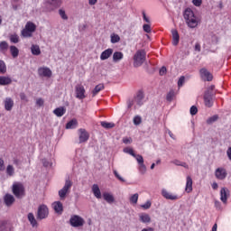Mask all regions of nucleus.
Returning a JSON list of instances; mask_svg holds the SVG:
<instances>
[{
  "label": "nucleus",
  "instance_id": "1",
  "mask_svg": "<svg viewBox=\"0 0 231 231\" xmlns=\"http://www.w3.org/2000/svg\"><path fill=\"white\" fill-rule=\"evenodd\" d=\"M183 17L189 28H198L199 20L198 19V16L194 14V11H192V9L186 8L183 13Z\"/></svg>",
  "mask_w": 231,
  "mask_h": 231
},
{
  "label": "nucleus",
  "instance_id": "2",
  "mask_svg": "<svg viewBox=\"0 0 231 231\" xmlns=\"http://www.w3.org/2000/svg\"><path fill=\"white\" fill-rule=\"evenodd\" d=\"M215 88L216 86L211 85L204 92V104L206 107H212L214 106V97H216Z\"/></svg>",
  "mask_w": 231,
  "mask_h": 231
},
{
  "label": "nucleus",
  "instance_id": "3",
  "mask_svg": "<svg viewBox=\"0 0 231 231\" xmlns=\"http://www.w3.org/2000/svg\"><path fill=\"white\" fill-rule=\"evenodd\" d=\"M12 191L17 199H23V198L26 196V189H24V185L20 182L13 184Z\"/></svg>",
  "mask_w": 231,
  "mask_h": 231
},
{
  "label": "nucleus",
  "instance_id": "4",
  "mask_svg": "<svg viewBox=\"0 0 231 231\" xmlns=\"http://www.w3.org/2000/svg\"><path fill=\"white\" fill-rule=\"evenodd\" d=\"M145 51L139 50L134 55V68H140L145 62Z\"/></svg>",
  "mask_w": 231,
  "mask_h": 231
},
{
  "label": "nucleus",
  "instance_id": "5",
  "mask_svg": "<svg viewBox=\"0 0 231 231\" xmlns=\"http://www.w3.org/2000/svg\"><path fill=\"white\" fill-rule=\"evenodd\" d=\"M71 187H73V182L70 180H66L65 185L58 192L60 199H66V196L69 194V189H71Z\"/></svg>",
  "mask_w": 231,
  "mask_h": 231
},
{
  "label": "nucleus",
  "instance_id": "6",
  "mask_svg": "<svg viewBox=\"0 0 231 231\" xmlns=\"http://www.w3.org/2000/svg\"><path fill=\"white\" fill-rule=\"evenodd\" d=\"M69 223L71 226H74V228H79V226H84V223L86 222L80 216L73 215L69 219Z\"/></svg>",
  "mask_w": 231,
  "mask_h": 231
},
{
  "label": "nucleus",
  "instance_id": "7",
  "mask_svg": "<svg viewBox=\"0 0 231 231\" xmlns=\"http://www.w3.org/2000/svg\"><path fill=\"white\" fill-rule=\"evenodd\" d=\"M76 98L84 100L86 98V88L81 84H78L75 87Z\"/></svg>",
  "mask_w": 231,
  "mask_h": 231
},
{
  "label": "nucleus",
  "instance_id": "8",
  "mask_svg": "<svg viewBox=\"0 0 231 231\" xmlns=\"http://www.w3.org/2000/svg\"><path fill=\"white\" fill-rule=\"evenodd\" d=\"M134 158H135V160L139 165V171H140L141 174H145V172H147V167L143 163V156H142L140 154H135L134 156Z\"/></svg>",
  "mask_w": 231,
  "mask_h": 231
},
{
  "label": "nucleus",
  "instance_id": "9",
  "mask_svg": "<svg viewBox=\"0 0 231 231\" xmlns=\"http://www.w3.org/2000/svg\"><path fill=\"white\" fill-rule=\"evenodd\" d=\"M49 214L48 207L46 205H41L38 208L37 219H46Z\"/></svg>",
  "mask_w": 231,
  "mask_h": 231
},
{
  "label": "nucleus",
  "instance_id": "10",
  "mask_svg": "<svg viewBox=\"0 0 231 231\" xmlns=\"http://www.w3.org/2000/svg\"><path fill=\"white\" fill-rule=\"evenodd\" d=\"M199 73L202 80H207L208 82H210L214 79V77L212 76V73L207 70V69H201Z\"/></svg>",
  "mask_w": 231,
  "mask_h": 231
},
{
  "label": "nucleus",
  "instance_id": "11",
  "mask_svg": "<svg viewBox=\"0 0 231 231\" xmlns=\"http://www.w3.org/2000/svg\"><path fill=\"white\" fill-rule=\"evenodd\" d=\"M38 75L40 77H47L50 79V77H51V69L48 67H41L38 69Z\"/></svg>",
  "mask_w": 231,
  "mask_h": 231
},
{
  "label": "nucleus",
  "instance_id": "12",
  "mask_svg": "<svg viewBox=\"0 0 231 231\" xmlns=\"http://www.w3.org/2000/svg\"><path fill=\"white\" fill-rule=\"evenodd\" d=\"M79 143H84L89 140V134L86 129L81 128L79 130Z\"/></svg>",
  "mask_w": 231,
  "mask_h": 231
},
{
  "label": "nucleus",
  "instance_id": "13",
  "mask_svg": "<svg viewBox=\"0 0 231 231\" xmlns=\"http://www.w3.org/2000/svg\"><path fill=\"white\" fill-rule=\"evenodd\" d=\"M215 176L217 180H225L227 176L226 170L225 168H217L215 171Z\"/></svg>",
  "mask_w": 231,
  "mask_h": 231
},
{
  "label": "nucleus",
  "instance_id": "14",
  "mask_svg": "<svg viewBox=\"0 0 231 231\" xmlns=\"http://www.w3.org/2000/svg\"><path fill=\"white\" fill-rule=\"evenodd\" d=\"M4 203L6 207H12V205L15 203V198L14 197V195L7 193L4 197Z\"/></svg>",
  "mask_w": 231,
  "mask_h": 231
},
{
  "label": "nucleus",
  "instance_id": "15",
  "mask_svg": "<svg viewBox=\"0 0 231 231\" xmlns=\"http://www.w3.org/2000/svg\"><path fill=\"white\" fill-rule=\"evenodd\" d=\"M228 196H230V191L226 188H222L220 190V199L222 203L226 204V201L228 200Z\"/></svg>",
  "mask_w": 231,
  "mask_h": 231
},
{
  "label": "nucleus",
  "instance_id": "16",
  "mask_svg": "<svg viewBox=\"0 0 231 231\" xmlns=\"http://www.w3.org/2000/svg\"><path fill=\"white\" fill-rule=\"evenodd\" d=\"M162 196L165 198V199H170L171 201H176L178 199V195H174L171 192H169L167 189L162 190Z\"/></svg>",
  "mask_w": 231,
  "mask_h": 231
},
{
  "label": "nucleus",
  "instance_id": "17",
  "mask_svg": "<svg viewBox=\"0 0 231 231\" xmlns=\"http://www.w3.org/2000/svg\"><path fill=\"white\" fill-rule=\"evenodd\" d=\"M145 98V96L143 95V92L142 90L138 91L136 97H134V103L136 106H143V100Z\"/></svg>",
  "mask_w": 231,
  "mask_h": 231
},
{
  "label": "nucleus",
  "instance_id": "18",
  "mask_svg": "<svg viewBox=\"0 0 231 231\" xmlns=\"http://www.w3.org/2000/svg\"><path fill=\"white\" fill-rule=\"evenodd\" d=\"M171 35L173 46H178V44H180V33H178V30L172 29Z\"/></svg>",
  "mask_w": 231,
  "mask_h": 231
},
{
  "label": "nucleus",
  "instance_id": "19",
  "mask_svg": "<svg viewBox=\"0 0 231 231\" xmlns=\"http://www.w3.org/2000/svg\"><path fill=\"white\" fill-rule=\"evenodd\" d=\"M92 192H93L95 198H97V199H102V192L100 191V188L98 187L97 184H93Z\"/></svg>",
  "mask_w": 231,
  "mask_h": 231
},
{
  "label": "nucleus",
  "instance_id": "20",
  "mask_svg": "<svg viewBox=\"0 0 231 231\" xmlns=\"http://www.w3.org/2000/svg\"><path fill=\"white\" fill-rule=\"evenodd\" d=\"M53 208L56 214H62V212L64 211V207L62 206V202L60 201L54 202Z\"/></svg>",
  "mask_w": 231,
  "mask_h": 231
},
{
  "label": "nucleus",
  "instance_id": "21",
  "mask_svg": "<svg viewBox=\"0 0 231 231\" xmlns=\"http://www.w3.org/2000/svg\"><path fill=\"white\" fill-rule=\"evenodd\" d=\"M112 55H113V49H106L101 53L100 59L101 60H107V59H109V57H111Z\"/></svg>",
  "mask_w": 231,
  "mask_h": 231
},
{
  "label": "nucleus",
  "instance_id": "22",
  "mask_svg": "<svg viewBox=\"0 0 231 231\" xmlns=\"http://www.w3.org/2000/svg\"><path fill=\"white\" fill-rule=\"evenodd\" d=\"M14 107V99L12 97H6L5 100V111H10Z\"/></svg>",
  "mask_w": 231,
  "mask_h": 231
},
{
  "label": "nucleus",
  "instance_id": "23",
  "mask_svg": "<svg viewBox=\"0 0 231 231\" xmlns=\"http://www.w3.org/2000/svg\"><path fill=\"white\" fill-rule=\"evenodd\" d=\"M103 198L105 201H106V203H109L110 205L115 203V197L111 193H108V192L103 193Z\"/></svg>",
  "mask_w": 231,
  "mask_h": 231
},
{
  "label": "nucleus",
  "instance_id": "24",
  "mask_svg": "<svg viewBox=\"0 0 231 231\" xmlns=\"http://www.w3.org/2000/svg\"><path fill=\"white\" fill-rule=\"evenodd\" d=\"M53 113L56 116L60 117V116H64V115H66V107L64 106H60L58 108H55L53 110Z\"/></svg>",
  "mask_w": 231,
  "mask_h": 231
},
{
  "label": "nucleus",
  "instance_id": "25",
  "mask_svg": "<svg viewBox=\"0 0 231 231\" xmlns=\"http://www.w3.org/2000/svg\"><path fill=\"white\" fill-rule=\"evenodd\" d=\"M9 84H12L10 77L0 76V86H9Z\"/></svg>",
  "mask_w": 231,
  "mask_h": 231
},
{
  "label": "nucleus",
  "instance_id": "26",
  "mask_svg": "<svg viewBox=\"0 0 231 231\" xmlns=\"http://www.w3.org/2000/svg\"><path fill=\"white\" fill-rule=\"evenodd\" d=\"M185 191L188 194H190V192L192 191V178L190 176L187 177Z\"/></svg>",
  "mask_w": 231,
  "mask_h": 231
},
{
  "label": "nucleus",
  "instance_id": "27",
  "mask_svg": "<svg viewBox=\"0 0 231 231\" xmlns=\"http://www.w3.org/2000/svg\"><path fill=\"white\" fill-rule=\"evenodd\" d=\"M28 221L32 225L33 228L38 226L37 220L35 219V216H33V213H29L28 216Z\"/></svg>",
  "mask_w": 231,
  "mask_h": 231
},
{
  "label": "nucleus",
  "instance_id": "28",
  "mask_svg": "<svg viewBox=\"0 0 231 231\" xmlns=\"http://www.w3.org/2000/svg\"><path fill=\"white\" fill-rule=\"evenodd\" d=\"M124 59V53L121 51H116L113 54V62H120Z\"/></svg>",
  "mask_w": 231,
  "mask_h": 231
},
{
  "label": "nucleus",
  "instance_id": "29",
  "mask_svg": "<svg viewBox=\"0 0 231 231\" xmlns=\"http://www.w3.org/2000/svg\"><path fill=\"white\" fill-rule=\"evenodd\" d=\"M104 89V84H98L95 87V88L92 90V97H97L100 91Z\"/></svg>",
  "mask_w": 231,
  "mask_h": 231
},
{
  "label": "nucleus",
  "instance_id": "30",
  "mask_svg": "<svg viewBox=\"0 0 231 231\" xmlns=\"http://www.w3.org/2000/svg\"><path fill=\"white\" fill-rule=\"evenodd\" d=\"M10 51H11V55H12V57H14V59L19 57V49H17V47H15L14 45L10 46Z\"/></svg>",
  "mask_w": 231,
  "mask_h": 231
},
{
  "label": "nucleus",
  "instance_id": "31",
  "mask_svg": "<svg viewBox=\"0 0 231 231\" xmlns=\"http://www.w3.org/2000/svg\"><path fill=\"white\" fill-rule=\"evenodd\" d=\"M25 29H27L29 32L33 33V32H35V30H37V26L35 25V23H33L32 22H28L25 25Z\"/></svg>",
  "mask_w": 231,
  "mask_h": 231
},
{
  "label": "nucleus",
  "instance_id": "32",
  "mask_svg": "<svg viewBox=\"0 0 231 231\" xmlns=\"http://www.w3.org/2000/svg\"><path fill=\"white\" fill-rule=\"evenodd\" d=\"M77 119H72L66 125V129H75L77 127Z\"/></svg>",
  "mask_w": 231,
  "mask_h": 231
},
{
  "label": "nucleus",
  "instance_id": "33",
  "mask_svg": "<svg viewBox=\"0 0 231 231\" xmlns=\"http://www.w3.org/2000/svg\"><path fill=\"white\" fill-rule=\"evenodd\" d=\"M31 51L32 55H39L41 53V48L39 47V45H32Z\"/></svg>",
  "mask_w": 231,
  "mask_h": 231
},
{
  "label": "nucleus",
  "instance_id": "34",
  "mask_svg": "<svg viewBox=\"0 0 231 231\" xmlns=\"http://www.w3.org/2000/svg\"><path fill=\"white\" fill-rule=\"evenodd\" d=\"M140 221L142 223H151V217L148 214H143L140 216Z\"/></svg>",
  "mask_w": 231,
  "mask_h": 231
},
{
  "label": "nucleus",
  "instance_id": "35",
  "mask_svg": "<svg viewBox=\"0 0 231 231\" xmlns=\"http://www.w3.org/2000/svg\"><path fill=\"white\" fill-rule=\"evenodd\" d=\"M174 165H177L179 167H184V169H189V164L186 162H181L179 160H174L171 162Z\"/></svg>",
  "mask_w": 231,
  "mask_h": 231
},
{
  "label": "nucleus",
  "instance_id": "36",
  "mask_svg": "<svg viewBox=\"0 0 231 231\" xmlns=\"http://www.w3.org/2000/svg\"><path fill=\"white\" fill-rule=\"evenodd\" d=\"M138 198H139L138 193L132 195L129 199L130 203L132 205H136L138 203Z\"/></svg>",
  "mask_w": 231,
  "mask_h": 231
},
{
  "label": "nucleus",
  "instance_id": "37",
  "mask_svg": "<svg viewBox=\"0 0 231 231\" xmlns=\"http://www.w3.org/2000/svg\"><path fill=\"white\" fill-rule=\"evenodd\" d=\"M101 125L105 129H113V127H115V123H108V122L103 121L101 122Z\"/></svg>",
  "mask_w": 231,
  "mask_h": 231
},
{
  "label": "nucleus",
  "instance_id": "38",
  "mask_svg": "<svg viewBox=\"0 0 231 231\" xmlns=\"http://www.w3.org/2000/svg\"><path fill=\"white\" fill-rule=\"evenodd\" d=\"M111 42L112 44H116V42H120V36L118 34H111Z\"/></svg>",
  "mask_w": 231,
  "mask_h": 231
},
{
  "label": "nucleus",
  "instance_id": "39",
  "mask_svg": "<svg viewBox=\"0 0 231 231\" xmlns=\"http://www.w3.org/2000/svg\"><path fill=\"white\" fill-rule=\"evenodd\" d=\"M6 174L8 176H13L14 174H15V169H14L13 165H8L6 168Z\"/></svg>",
  "mask_w": 231,
  "mask_h": 231
},
{
  "label": "nucleus",
  "instance_id": "40",
  "mask_svg": "<svg viewBox=\"0 0 231 231\" xmlns=\"http://www.w3.org/2000/svg\"><path fill=\"white\" fill-rule=\"evenodd\" d=\"M6 73V64L5 61L0 60V75H5Z\"/></svg>",
  "mask_w": 231,
  "mask_h": 231
},
{
  "label": "nucleus",
  "instance_id": "41",
  "mask_svg": "<svg viewBox=\"0 0 231 231\" xmlns=\"http://www.w3.org/2000/svg\"><path fill=\"white\" fill-rule=\"evenodd\" d=\"M218 118H219V116L217 115L212 116L211 117L208 118L207 124H208L210 125L214 124V122H217Z\"/></svg>",
  "mask_w": 231,
  "mask_h": 231
},
{
  "label": "nucleus",
  "instance_id": "42",
  "mask_svg": "<svg viewBox=\"0 0 231 231\" xmlns=\"http://www.w3.org/2000/svg\"><path fill=\"white\" fill-rule=\"evenodd\" d=\"M8 50V42H0V51H6Z\"/></svg>",
  "mask_w": 231,
  "mask_h": 231
},
{
  "label": "nucleus",
  "instance_id": "43",
  "mask_svg": "<svg viewBox=\"0 0 231 231\" xmlns=\"http://www.w3.org/2000/svg\"><path fill=\"white\" fill-rule=\"evenodd\" d=\"M10 41L11 42H13L14 44H17V42H19V36L17 34H12L10 36Z\"/></svg>",
  "mask_w": 231,
  "mask_h": 231
},
{
  "label": "nucleus",
  "instance_id": "44",
  "mask_svg": "<svg viewBox=\"0 0 231 231\" xmlns=\"http://www.w3.org/2000/svg\"><path fill=\"white\" fill-rule=\"evenodd\" d=\"M47 3L52 6H60V0H47Z\"/></svg>",
  "mask_w": 231,
  "mask_h": 231
},
{
  "label": "nucleus",
  "instance_id": "45",
  "mask_svg": "<svg viewBox=\"0 0 231 231\" xmlns=\"http://www.w3.org/2000/svg\"><path fill=\"white\" fill-rule=\"evenodd\" d=\"M33 32H32V31H29L28 29H23V30H22V35L23 36V37H32V34Z\"/></svg>",
  "mask_w": 231,
  "mask_h": 231
},
{
  "label": "nucleus",
  "instance_id": "46",
  "mask_svg": "<svg viewBox=\"0 0 231 231\" xmlns=\"http://www.w3.org/2000/svg\"><path fill=\"white\" fill-rule=\"evenodd\" d=\"M134 125H140L142 124V117L140 116H136L134 117Z\"/></svg>",
  "mask_w": 231,
  "mask_h": 231
},
{
  "label": "nucleus",
  "instance_id": "47",
  "mask_svg": "<svg viewBox=\"0 0 231 231\" xmlns=\"http://www.w3.org/2000/svg\"><path fill=\"white\" fill-rule=\"evenodd\" d=\"M59 14H60L61 19H63L64 21H68V15H66V11L60 9Z\"/></svg>",
  "mask_w": 231,
  "mask_h": 231
},
{
  "label": "nucleus",
  "instance_id": "48",
  "mask_svg": "<svg viewBox=\"0 0 231 231\" xmlns=\"http://www.w3.org/2000/svg\"><path fill=\"white\" fill-rule=\"evenodd\" d=\"M124 152H126L127 154H130L133 157L136 155V153H134V151L132 148H125Z\"/></svg>",
  "mask_w": 231,
  "mask_h": 231
},
{
  "label": "nucleus",
  "instance_id": "49",
  "mask_svg": "<svg viewBox=\"0 0 231 231\" xmlns=\"http://www.w3.org/2000/svg\"><path fill=\"white\" fill-rule=\"evenodd\" d=\"M189 113L192 116H194V115H198V106H192L189 109Z\"/></svg>",
  "mask_w": 231,
  "mask_h": 231
},
{
  "label": "nucleus",
  "instance_id": "50",
  "mask_svg": "<svg viewBox=\"0 0 231 231\" xmlns=\"http://www.w3.org/2000/svg\"><path fill=\"white\" fill-rule=\"evenodd\" d=\"M114 174L116 178L119 180V181H122L123 183H125V180L122 176H120V174L118 173V171H116V170H114Z\"/></svg>",
  "mask_w": 231,
  "mask_h": 231
},
{
  "label": "nucleus",
  "instance_id": "51",
  "mask_svg": "<svg viewBox=\"0 0 231 231\" xmlns=\"http://www.w3.org/2000/svg\"><path fill=\"white\" fill-rule=\"evenodd\" d=\"M185 84V76H181L178 80L179 88H181Z\"/></svg>",
  "mask_w": 231,
  "mask_h": 231
},
{
  "label": "nucleus",
  "instance_id": "52",
  "mask_svg": "<svg viewBox=\"0 0 231 231\" xmlns=\"http://www.w3.org/2000/svg\"><path fill=\"white\" fill-rule=\"evenodd\" d=\"M143 30L145 32V33H151V25L150 24H143Z\"/></svg>",
  "mask_w": 231,
  "mask_h": 231
},
{
  "label": "nucleus",
  "instance_id": "53",
  "mask_svg": "<svg viewBox=\"0 0 231 231\" xmlns=\"http://www.w3.org/2000/svg\"><path fill=\"white\" fill-rule=\"evenodd\" d=\"M151 205H152L151 200H148L146 201L145 204H143L141 208H143L144 210H148V208H151Z\"/></svg>",
  "mask_w": 231,
  "mask_h": 231
},
{
  "label": "nucleus",
  "instance_id": "54",
  "mask_svg": "<svg viewBox=\"0 0 231 231\" xmlns=\"http://www.w3.org/2000/svg\"><path fill=\"white\" fill-rule=\"evenodd\" d=\"M174 97V91H171L170 93L167 94L166 99L168 102H172V98Z\"/></svg>",
  "mask_w": 231,
  "mask_h": 231
},
{
  "label": "nucleus",
  "instance_id": "55",
  "mask_svg": "<svg viewBox=\"0 0 231 231\" xmlns=\"http://www.w3.org/2000/svg\"><path fill=\"white\" fill-rule=\"evenodd\" d=\"M36 105H38L39 107H42V106H44V99L43 98H38L36 100Z\"/></svg>",
  "mask_w": 231,
  "mask_h": 231
},
{
  "label": "nucleus",
  "instance_id": "56",
  "mask_svg": "<svg viewBox=\"0 0 231 231\" xmlns=\"http://www.w3.org/2000/svg\"><path fill=\"white\" fill-rule=\"evenodd\" d=\"M20 98L21 100H23V102H28V97H26V94H24L23 92L20 93Z\"/></svg>",
  "mask_w": 231,
  "mask_h": 231
},
{
  "label": "nucleus",
  "instance_id": "57",
  "mask_svg": "<svg viewBox=\"0 0 231 231\" xmlns=\"http://www.w3.org/2000/svg\"><path fill=\"white\" fill-rule=\"evenodd\" d=\"M161 77H163V75H165V73H167V68L166 67H162L160 71H159Z\"/></svg>",
  "mask_w": 231,
  "mask_h": 231
},
{
  "label": "nucleus",
  "instance_id": "58",
  "mask_svg": "<svg viewBox=\"0 0 231 231\" xmlns=\"http://www.w3.org/2000/svg\"><path fill=\"white\" fill-rule=\"evenodd\" d=\"M194 6H201L203 0H192Z\"/></svg>",
  "mask_w": 231,
  "mask_h": 231
},
{
  "label": "nucleus",
  "instance_id": "59",
  "mask_svg": "<svg viewBox=\"0 0 231 231\" xmlns=\"http://www.w3.org/2000/svg\"><path fill=\"white\" fill-rule=\"evenodd\" d=\"M42 163L43 167H50V162H48L46 159L42 160Z\"/></svg>",
  "mask_w": 231,
  "mask_h": 231
},
{
  "label": "nucleus",
  "instance_id": "60",
  "mask_svg": "<svg viewBox=\"0 0 231 231\" xmlns=\"http://www.w3.org/2000/svg\"><path fill=\"white\" fill-rule=\"evenodd\" d=\"M0 171H5V161L0 159Z\"/></svg>",
  "mask_w": 231,
  "mask_h": 231
},
{
  "label": "nucleus",
  "instance_id": "61",
  "mask_svg": "<svg viewBox=\"0 0 231 231\" xmlns=\"http://www.w3.org/2000/svg\"><path fill=\"white\" fill-rule=\"evenodd\" d=\"M215 207H216V208H217L218 210H221V202L216 200V201H215Z\"/></svg>",
  "mask_w": 231,
  "mask_h": 231
},
{
  "label": "nucleus",
  "instance_id": "62",
  "mask_svg": "<svg viewBox=\"0 0 231 231\" xmlns=\"http://www.w3.org/2000/svg\"><path fill=\"white\" fill-rule=\"evenodd\" d=\"M134 104H136L134 100H129L128 101V108L130 109V107H133L134 106Z\"/></svg>",
  "mask_w": 231,
  "mask_h": 231
},
{
  "label": "nucleus",
  "instance_id": "63",
  "mask_svg": "<svg viewBox=\"0 0 231 231\" xmlns=\"http://www.w3.org/2000/svg\"><path fill=\"white\" fill-rule=\"evenodd\" d=\"M226 155H227V158L230 160L231 162V147H229L226 151Z\"/></svg>",
  "mask_w": 231,
  "mask_h": 231
},
{
  "label": "nucleus",
  "instance_id": "64",
  "mask_svg": "<svg viewBox=\"0 0 231 231\" xmlns=\"http://www.w3.org/2000/svg\"><path fill=\"white\" fill-rule=\"evenodd\" d=\"M131 142H132L131 138H124L123 139V143L127 144V143H131Z\"/></svg>",
  "mask_w": 231,
  "mask_h": 231
}]
</instances>
